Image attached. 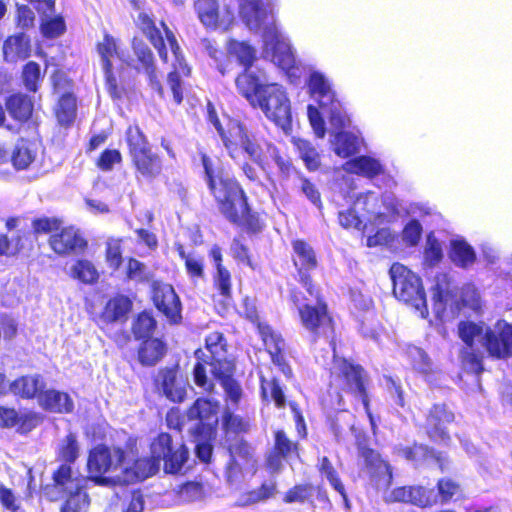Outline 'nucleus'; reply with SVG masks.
<instances>
[{
    "label": "nucleus",
    "instance_id": "nucleus-2",
    "mask_svg": "<svg viewBox=\"0 0 512 512\" xmlns=\"http://www.w3.org/2000/svg\"><path fill=\"white\" fill-rule=\"evenodd\" d=\"M203 179L218 213L233 226L256 235L265 227L242 184L206 154H201Z\"/></svg>",
    "mask_w": 512,
    "mask_h": 512
},
{
    "label": "nucleus",
    "instance_id": "nucleus-18",
    "mask_svg": "<svg viewBox=\"0 0 512 512\" xmlns=\"http://www.w3.org/2000/svg\"><path fill=\"white\" fill-rule=\"evenodd\" d=\"M292 254L291 259L299 276V283L303 285L306 292L314 290L316 285L313 283L311 272L318 267V257L312 245L304 239H294L291 241Z\"/></svg>",
    "mask_w": 512,
    "mask_h": 512
},
{
    "label": "nucleus",
    "instance_id": "nucleus-25",
    "mask_svg": "<svg viewBox=\"0 0 512 512\" xmlns=\"http://www.w3.org/2000/svg\"><path fill=\"white\" fill-rule=\"evenodd\" d=\"M179 371L180 366L175 363L158 369L154 378L155 388L173 403H182L187 398V389L179 380Z\"/></svg>",
    "mask_w": 512,
    "mask_h": 512
},
{
    "label": "nucleus",
    "instance_id": "nucleus-51",
    "mask_svg": "<svg viewBox=\"0 0 512 512\" xmlns=\"http://www.w3.org/2000/svg\"><path fill=\"white\" fill-rule=\"evenodd\" d=\"M90 504L87 486H78L72 494L63 497L59 512H87Z\"/></svg>",
    "mask_w": 512,
    "mask_h": 512
},
{
    "label": "nucleus",
    "instance_id": "nucleus-54",
    "mask_svg": "<svg viewBox=\"0 0 512 512\" xmlns=\"http://www.w3.org/2000/svg\"><path fill=\"white\" fill-rule=\"evenodd\" d=\"M70 277L83 284L93 285L99 280V273L95 265L88 259L79 258L70 268Z\"/></svg>",
    "mask_w": 512,
    "mask_h": 512
},
{
    "label": "nucleus",
    "instance_id": "nucleus-32",
    "mask_svg": "<svg viewBox=\"0 0 512 512\" xmlns=\"http://www.w3.org/2000/svg\"><path fill=\"white\" fill-rule=\"evenodd\" d=\"M47 383L40 374L23 375L13 380L9 385V390L18 398L24 400L37 399L46 388Z\"/></svg>",
    "mask_w": 512,
    "mask_h": 512
},
{
    "label": "nucleus",
    "instance_id": "nucleus-46",
    "mask_svg": "<svg viewBox=\"0 0 512 512\" xmlns=\"http://www.w3.org/2000/svg\"><path fill=\"white\" fill-rule=\"evenodd\" d=\"M251 421L235 414L229 408H225L221 414V428L223 433L228 435H243L251 430Z\"/></svg>",
    "mask_w": 512,
    "mask_h": 512
},
{
    "label": "nucleus",
    "instance_id": "nucleus-60",
    "mask_svg": "<svg viewBox=\"0 0 512 512\" xmlns=\"http://www.w3.org/2000/svg\"><path fill=\"white\" fill-rule=\"evenodd\" d=\"M295 145L300 152V157L304 161L306 168L309 171H316L320 165V155L308 140L298 139Z\"/></svg>",
    "mask_w": 512,
    "mask_h": 512
},
{
    "label": "nucleus",
    "instance_id": "nucleus-57",
    "mask_svg": "<svg viewBox=\"0 0 512 512\" xmlns=\"http://www.w3.org/2000/svg\"><path fill=\"white\" fill-rule=\"evenodd\" d=\"M96 50L100 55L103 72L113 69L112 58L118 54L115 38L105 33L102 41L96 44Z\"/></svg>",
    "mask_w": 512,
    "mask_h": 512
},
{
    "label": "nucleus",
    "instance_id": "nucleus-47",
    "mask_svg": "<svg viewBox=\"0 0 512 512\" xmlns=\"http://www.w3.org/2000/svg\"><path fill=\"white\" fill-rule=\"evenodd\" d=\"M80 456V445L77 436L69 432L61 439L56 448V460L60 464H69L72 466Z\"/></svg>",
    "mask_w": 512,
    "mask_h": 512
},
{
    "label": "nucleus",
    "instance_id": "nucleus-30",
    "mask_svg": "<svg viewBox=\"0 0 512 512\" xmlns=\"http://www.w3.org/2000/svg\"><path fill=\"white\" fill-rule=\"evenodd\" d=\"M32 45L30 37L24 32L9 35L2 45L3 61L8 64H17L31 56Z\"/></svg>",
    "mask_w": 512,
    "mask_h": 512
},
{
    "label": "nucleus",
    "instance_id": "nucleus-33",
    "mask_svg": "<svg viewBox=\"0 0 512 512\" xmlns=\"http://www.w3.org/2000/svg\"><path fill=\"white\" fill-rule=\"evenodd\" d=\"M167 353V345L160 338L141 340L137 349V358L144 367H153L159 363Z\"/></svg>",
    "mask_w": 512,
    "mask_h": 512
},
{
    "label": "nucleus",
    "instance_id": "nucleus-43",
    "mask_svg": "<svg viewBox=\"0 0 512 512\" xmlns=\"http://www.w3.org/2000/svg\"><path fill=\"white\" fill-rule=\"evenodd\" d=\"M310 95L318 101L320 107L328 106L335 100V93L326 78L319 72L310 75L308 81Z\"/></svg>",
    "mask_w": 512,
    "mask_h": 512
},
{
    "label": "nucleus",
    "instance_id": "nucleus-22",
    "mask_svg": "<svg viewBox=\"0 0 512 512\" xmlns=\"http://www.w3.org/2000/svg\"><path fill=\"white\" fill-rule=\"evenodd\" d=\"M194 10L201 24L209 30L228 31L235 22L234 12L229 7L220 14L218 0H196Z\"/></svg>",
    "mask_w": 512,
    "mask_h": 512
},
{
    "label": "nucleus",
    "instance_id": "nucleus-4",
    "mask_svg": "<svg viewBox=\"0 0 512 512\" xmlns=\"http://www.w3.org/2000/svg\"><path fill=\"white\" fill-rule=\"evenodd\" d=\"M307 293L314 298V303H311L307 295L297 288L292 289L289 296L297 309L301 326L308 332L312 344L325 341L334 345L336 324L328 303L317 287Z\"/></svg>",
    "mask_w": 512,
    "mask_h": 512
},
{
    "label": "nucleus",
    "instance_id": "nucleus-58",
    "mask_svg": "<svg viewBox=\"0 0 512 512\" xmlns=\"http://www.w3.org/2000/svg\"><path fill=\"white\" fill-rule=\"evenodd\" d=\"M244 318L250 321L256 326L257 331L261 337V340L273 335L276 331L267 322L261 321L258 309L253 301L248 299L244 300L243 303Z\"/></svg>",
    "mask_w": 512,
    "mask_h": 512
},
{
    "label": "nucleus",
    "instance_id": "nucleus-42",
    "mask_svg": "<svg viewBox=\"0 0 512 512\" xmlns=\"http://www.w3.org/2000/svg\"><path fill=\"white\" fill-rule=\"evenodd\" d=\"M235 83L238 92L255 107V101L260 96L265 84H261L259 78L249 70H243L236 77Z\"/></svg>",
    "mask_w": 512,
    "mask_h": 512
},
{
    "label": "nucleus",
    "instance_id": "nucleus-38",
    "mask_svg": "<svg viewBox=\"0 0 512 512\" xmlns=\"http://www.w3.org/2000/svg\"><path fill=\"white\" fill-rule=\"evenodd\" d=\"M260 395L264 402L273 403L277 409H284L287 405L285 386L277 377H260Z\"/></svg>",
    "mask_w": 512,
    "mask_h": 512
},
{
    "label": "nucleus",
    "instance_id": "nucleus-45",
    "mask_svg": "<svg viewBox=\"0 0 512 512\" xmlns=\"http://www.w3.org/2000/svg\"><path fill=\"white\" fill-rule=\"evenodd\" d=\"M45 74L38 62L27 61L21 68L20 80L24 89L29 93H37L42 86Z\"/></svg>",
    "mask_w": 512,
    "mask_h": 512
},
{
    "label": "nucleus",
    "instance_id": "nucleus-19",
    "mask_svg": "<svg viewBox=\"0 0 512 512\" xmlns=\"http://www.w3.org/2000/svg\"><path fill=\"white\" fill-rule=\"evenodd\" d=\"M151 301L170 324L182 322V303L171 284L154 281L151 284Z\"/></svg>",
    "mask_w": 512,
    "mask_h": 512
},
{
    "label": "nucleus",
    "instance_id": "nucleus-6",
    "mask_svg": "<svg viewBox=\"0 0 512 512\" xmlns=\"http://www.w3.org/2000/svg\"><path fill=\"white\" fill-rule=\"evenodd\" d=\"M194 355L197 361L192 371L193 381L197 387L207 393L214 392L215 384L208 378L206 366L210 367L212 374L236 365L235 358L228 354V342L221 331L208 333L204 339V349H196Z\"/></svg>",
    "mask_w": 512,
    "mask_h": 512
},
{
    "label": "nucleus",
    "instance_id": "nucleus-1",
    "mask_svg": "<svg viewBox=\"0 0 512 512\" xmlns=\"http://www.w3.org/2000/svg\"><path fill=\"white\" fill-rule=\"evenodd\" d=\"M189 450L184 443L173 447L172 436L159 433L150 443V455L140 456L138 437L130 435L124 446L104 443L93 446L87 456V479L97 486H129L145 481L158 473L163 460L165 473L177 474L188 461Z\"/></svg>",
    "mask_w": 512,
    "mask_h": 512
},
{
    "label": "nucleus",
    "instance_id": "nucleus-8",
    "mask_svg": "<svg viewBox=\"0 0 512 512\" xmlns=\"http://www.w3.org/2000/svg\"><path fill=\"white\" fill-rule=\"evenodd\" d=\"M389 275L394 296L411 306L421 318H427L429 309L421 278L399 262L391 265Z\"/></svg>",
    "mask_w": 512,
    "mask_h": 512
},
{
    "label": "nucleus",
    "instance_id": "nucleus-63",
    "mask_svg": "<svg viewBox=\"0 0 512 512\" xmlns=\"http://www.w3.org/2000/svg\"><path fill=\"white\" fill-rule=\"evenodd\" d=\"M66 31L64 18L60 15L48 17L40 24V32L46 39H54Z\"/></svg>",
    "mask_w": 512,
    "mask_h": 512
},
{
    "label": "nucleus",
    "instance_id": "nucleus-37",
    "mask_svg": "<svg viewBox=\"0 0 512 512\" xmlns=\"http://www.w3.org/2000/svg\"><path fill=\"white\" fill-rule=\"evenodd\" d=\"M262 342L271 357L272 363L275 364L287 378H292L293 370L285 358V341L281 334L275 332L273 335L262 339Z\"/></svg>",
    "mask_w": 512,
    "mask_h": 512
},
{
    "label": "nucleus",
    "instance_id": "nucleus-28",
    "mask_svg": "<svg viewBox=\"0 0 512 512\" xmlns=\"http://www.w3.org/2000/svg\"><path fill=\"white\" fill-rule=\"evenodd\" d=\"M161 20L159 25H161ZM136 27L146 37L150 44L156 49L160 60L167 64L169 62L168 49L165 44L166 36L162 26L158 27L152 14L140 12L135 21Z\"/></svg>",
    "mask_w": 512,
    "mask_h": 512
},
{
    "label": "nucleus",
    "instance_id": "nucleus-35",
    "mask_svg": "<svg viewBox=\"0 0 512 512\" xmlns=\"http://www.w3.org/2000/svg\"><path fill=\"white\" fill-rule=\"evenodd\" d=\"M236 369L237 364L214 372L211 375L223 388L226 399L237 407L242 399L243 390L240 383L235 378Z\"/></svg>",
    "mask_w": 512,
    "mask_h": 512
},
{
    "label": "nucleus",
    "instance_id": "nucleus-17",
    "mask_svg": "<svg viewBox=\"0 0 512 512\" xmlns=\"http://www.w3.org/2000/svg\"><path fill=\"white\" fill-rule=\"evenodd\" d=\"M78 486H87L85 479L76 477L69 464H59L52 472L51 483L42 485L40 493L45 500L57 502L72 494Z\"/></svg>",
    "mask_w": 512,
    "mask_h": 512
},
{
    "label": "nucleus",
    "instance_id": "nucleus-49",
    "mask_svg": "<svg viewBox=\"0 0 512 512\" xmlns=\"http://www.w3.org/2000/svg\"><path fill=\"white\" fill-rule=\"evenodd\" d=\"M174 248L180 259L184 262V267L189 278L193 281L203 279L205 276L204 258L187 253L182 243H175Z\"/></svg>",
    "mask_w": 512,
    "mask_h": 512
},
{
    "label": "nucleus",
    "instance_id": "nucleus-24",
    "mask_svg": "<svg viewBox=\"0 0 512 512\" xmlns=\"http://www.w3.org/2000/svg\"><path fill=\"white\" fill-rule=\"evenodd\" d=\"M43 415L34 410L19 412L14 407L0 405V429L15 428L20 435H27L43 422Z\"/></svg>",
    "mask_w": 512,
    "mask_h": 512
},
{
    "label": "nucleus",
    "instance_id": "nucleus-56",
    "mask_svg": "<svg viewBox=\"0 0 512 512\" xmlns=\"http://www.w3.org/2000/svg\"><path fill=\"white\" fill-rule=\"evenodd\" d=\"M333 145L335 154L341 158H348L356 154L358 150L356 136L345 131H340L335 134Z\"/></svg>",
    "mask_w": 512,
    "mask_h": 512
},
{
    "label": "nucleus",
    "instance_id": "nucleus-27",
    "mask_svg": "<svg viewBox=\"0 0 512 512\" xmlns=\"http://www.w3.org/2000/svg\"><path fill=\"white\" fill-rule=\"evenodd\" d=\"M273 436V448L266 463L269 469L278 471L282 466V460L300 457V443L290 439L283 429L275 430Z\"/></svg>",
    "mask_w": 512,
    "mask_h": 512
},
{
    "label": "nucleus",
    "instance_id": "nucleus-48",
    "mask_svg": "<svg viewBox=\"0 0 512 512\" xmlns=\"http://www.w3.org/2000/svg\"><path fill=\"white\" fill-rule=\"evenodd\" d=\"M317 470L321 475L326 477L331 487L340 494L345 506L349 507V498L345 486L340 478L338 471L335 469L331 460L327 456H323L319 459Z\"/></svg>",
    "mask_w": 512,
    "mask_h": 512
},
{
    "label": "nucleus",
    "instance_id": "nucleus-39",
    "mask_svg": "<svg viewBox=\"0 0 512 512\" xmlns=\"http://www.w3.org/2000/svg\"><path fill=\"white\" fill-rule=\"evenodd\" d=\"M212 286L218 296L222 308L226 309L233 300V279L228 268L214 271L212 274Z\"/></svg>",
    "mask_w": 512,
    "mask_h": 512
},
{
    "label": "nucleus",
    "instance_id": "nucleus-12",
    "mask_svg": "<svg viewBox=\"0 0 512 512\" xmlns=\"http://www.w3.org/2000/svg\"><path fill=\"white\" fill-rule=\"evenodd\" d=\"M260 107L266 117L282 129L290 128L291 106L285 90L278 84H265L255 107Z\"/></svg>",
    "mask_w": 512,
    "mask_h": 512
},
{
    "label": "nucleus",
    "instance_id": "nucleus-13",
    "mask_svg": "<svg viewBox=\"0 0 512 512\" xmlns=\"http://www.w3.org/2000/svg\"><path fill=\"white\" fill-rule=\"evenodd\" d=\"M133 56L123 60V63L136 71L146 75L149 86L161 97L165 95L164 87L159 79L157 63L152 49L140 38L131 40Z\"/></svg>",
    "mask_w": 512,
    "mask_h": 512
},
{
    "label": "nucleus",
    "instance_id": "nucleus-41",
    "mask_svg": "<svg viewBox=\"0 0 512 512\" xmlns=\"http://www.w3.org/2000/svg\"><path fill=\"white\" fill-rule=\"evenodd\" d=\"M54 115L61 127H70L77 115V99L74 93H63L59 97Z\"/></svg>",
    "mask_w": 512,
    "mask_h": 512
},
{
    "label": "nucleus",
    "instance_id": "nucleus-64",
    "mask_svg": "<svg viewBox=\"0 0 512 512\" xmlns=\"http://www.w3.org/2000/svg\"><path fill=\"white\" fill-rule=\"evenodd\" d=\"M428 445L414 441L411 445L398 448V455L414 464L424 463Z\"/></svg>",
    "mask_w": 512,
    "mask_h": 512
},
{
    "label": "nucleus",
    "instance_id": "nucleus-14",
    "mask_svg": "<svg viewBox=\"0 0 512 512\" xmlns=\"http://www.w3.org/2000/svg\"><path fill=\"white\" fill-rule=\"evenodd\" d=\"M161 26L164 30L168 46L175 58L172 69L167 74V84L172 92L175 105L179 106L184 99L183 79L191 76V68L185 60L174 32L164 22H161Z\"/></svg>",
    "mask_w": 512,
    "mask_h": 512
},
{
    "label": "nucleus",
    "instance_id": "nucleus-62",
    "mask_svg": "<svg viewBox=\"0 0 512 512\" xmlns=\"http://www.w3.org/2000/svg\"><path fill=\"white\" fill-rule=\"evenodd\" d=\"M41 235H35L34 229L31 226V230H19L11 238L14 253L16 255L24 252L31 251L34 248V241H36Z\"/></svg>",
    "mask_w": 512,
    "mask_h": 512
},
{
    "label": "nucleus",
    "instance_id": "nucleus-31",
    "mask_svg": "<svg viewBox=\"0 0 512 512\" xmlns=\"http://www.w3.org/2000/svg\"><path fill=\"white\" fill-rule=\"evenodd\" d=\"M37 401L44 411L50 413L68 414L74 410V402L70 395L56 389L42 388Z\"/></svg>",
    "mask_w": 512,
    "mask_h": 512
},
{
    "label": "nucleus",
    "instance_id": "nucleus-53",
    "mask_svg": "<svg viewBox=\"0 0 512 512\" xmlns=\"http://www.w3.org/2000/svg\"><path fill=\"white\" fill-rule=\"evenodd\" d=\"M450 279L446 274L436 276V283L433 287V309L437 318H441L446 311L448 298L451 296L449 289Z\"/></svg>",
    "mask_w": 512,
    "mask_h": 512
},
{
    "label": "nucleus",
    "instance_id": "nucleus-50",
    "mask_svg": "<svg viewBox=\"0 0 512 512\" xmlns=\"http://www.w3.org/2000/svg\"><path fill=\"white\" fill-rule=\"evenodd\" d=\"M449 258L457 267L467 269L476 262L477 256L466 241L455 240L451 243Z\"/></svg>",
    "mask_w": 512,
    "mask_h": 512
},
{
    "label": "nucleus",
    "instance_id": "nucleus-21",
    "mask_svg": "<svg viewBox=\"0 0 512 512\" xmlns=\"http://www.w3.org/2000/svg\"><path fill=\"white\" fill-rule=\"evenodd\" d=\"M133 308V301L129 296L117 293L110 297L100 313L89 311L90 318L99 328L104 329L115 323H125Z\"/></svg>",
    "mask_w": 512,
    "mask_h": 512
},
{
    "label": "nucleus",
    "instance_id": "nucleus-40",
    "mask_svg": "<svg viewBox=\"0 0 512 512\" xmlns=\"http://www.w3.org/2000/svg\"><path fill=\"white\" fill-rule=\"evenodd\" d=\"M437 505L456 502L464 498L463 488L459 481L452 477H440L436 481Z\"/></svg>",
    "mask_w": 512,
    "mask_h": 512
},
{
    "label": "nucleus",
    "instance_id": "nucleus-16",
    "mask_svg": "<svg viewBox=\"0 0 512 512\" xmlns=\"http://www.w3.org/2000/svg\"><path fill=\"white\" fill-rule=\"evenodd\" d=\"M455 420V412L447 403L432 404L425 415L423 425L426 436L432 442L448 445L451 442L448 426Z\"/></svg>",
    "mask_w": 512,
    "mask_h": 512
},
{
    "label": "nucleus",
    "instance_id": "nucleus-7",
    "mask_svg": "<svg viewBox=\"0 0 512 512\" xmlns=\"http://www.w3.org/2000/svg\"><path fill=\"white\" fill-rule=\"evenodd\" d=\"M125 142L131 165L137 176L152 180L162 173V158L153 150L148 137L138 124L129 125L126 128Z\"/></svg>",
    "mask_w": 512,
    "mask_h": 512
},
{
    "label": "nucleus",
    "instance_id": "nucleus-5",
    "mask_svg": "<svg viewBox=\"0 0 512 512\" xmlns=\"http://www.w3.org/2000/svg\"><path fill=\"white\" fill-rule=\"evenodd\" d=\"M31 226L35 235H48V246L58 257H79L89 248V241L84 233L74 225H64L61 217H34Z\"/></svg>",
    "mask_w": 512,
    "mask_h": 512
},
{
    "label": "nucleus",
    "instance_id": "nucleus-52",
    "mask_svg": "<svg viewBox=\"0 0 512 512\" xmlns=\"http://www.w3.org/2000/svg\"><path fill=\"white\" fill-rule=\"evenodd\" d=\"M157 328V321L152 311L139 312L132 321L131 332L136 340L152 338Z\"/></svg>",
    "mask_w": 512,
    "mask_h": 512
},
{
    "label": "nucleus",
    "instance_id": "nucleus-23",
    "mask_svg": "<svg viewBox=\"0 0 512 512\" xmlns=\"http://www.w3.org/2000/svg\"><path fill=\"white\" fill-rule=\"evenodd\" d=\"M229 459L224 468L227 481H234L241 475L245 466H253L256 462L254 447L244 438L227 445Z\"/></svg>",
    "mask_w": 512,
    "mask_h": 512
},
{
    "label": "nucleus",
    "instance_id": "nucleus-44",
    "mask_svg": "<svg viewBox=\"0 0 512 512\" xmlns=\"http://www.w3.org/2000/svg\"><path fill=\"white\" fill-rule=\"evenodd\" d=\"M226 50L230 56L236 58L243 70H250L257 59L255 48L246 41L231 38L227 41Z\"/></svg>",
    "mask_w": 512,
    "mask_h": 512
},
{
    "label": "nucleus",
    "instance_id": "nucleus-3",
    "mask_svg": "<svg viewBox=\"0 0 512 512\" xmlns=\"http://www.w3.org/2000/svg\"><path fill=\"white\" fill-rule=\"evenodd\" d=\"M457 331L465 345L460 355L461 364L470 373L480 375L484 371V353L475 348L477 337H481L482 346L492 359L512 358V324L505 320H497L493 326L462 320L458 323Z\"/></svg>",
    "mask_w": 512,
    "mask_h": 512
},
{
    "label": "nucleus",
    "instance_id": "nucleus-61",
    "mask_svg": "<svg viewBox=\"0 0 512 512\" xmlns=\"http://www.w3.org/2000/svg\"><path fill=\"white\" fill-rule=\"evenodd\" d=\"M123 240L121 238L110 239L105 246V261L110 269L117 271L123 263Z\"/></svg>",
    "mask_w": 512,
    "mask_h": 512
},
{
    "label": "nucleus",
    "instance_id": "nucleus-20",
    "mask_svg": "<svg viewBox=\"0 0 512 512\" xmlns=\"http://www.w3.org/2000/svg\"><path fill=\"white\" fill-rule=\"evenodd\" d=\"M383 501L386 504L407 503L422 509L437 505L435 490L424 485L397 486L383 497Z\"/></svg>",
    "mask_w": 512,
    "mask_h": 512
},
{
    "label": "nucleus",
    "instance_id": "nucleus-29",
    "mask_svg": "<svg viewBox=\"0 0 512 512\" xmlns=\"http://www.w3.org/2000/svg\"><path fill=\"white\" fill-rule=\"evenodd\" d=\"M4 107L8 115L15 122L16 128L20 129L32 120L34 100L27 93L20 91L11 93L5 98Z\"/></svg>",
    "mask_w": 512,
    "mask_h": 512
},
{
    "label": "nucleus",
    "instance_id": "nucleus-9",
    "mask_svg": "<svg viewBox=\"0 0 512 512\" xmlns=\"http://www.w3.org/2000/svg\"><path fill=\"white\" fill-rule=\"evenodd\" d=\"M331 379L336 383L339 390L360 397L365 412L371 424L374 425L367 390L368 375L363 366L348 358L334 356Z\"/></svg>",
    "mask_w": 512,
    "mask_h": 512
},
{
    "label": "nucleus",
    "instance_id": "nucleus-55",
    "mask_svg": "<svg viewBox=\"0 0 512 512\" xmlns=\"http://www.w3.org/2000/svg\"><path fill=\"white\" fill-rule=\"evenodd\" d=\"M35 157L36 153L31 149L28 141L25 139H20L15 145L12 154L10 155V160L15 169L24 170L32 164V162L35 160Z\"/></svg>",
    "mask_w": 512,
    "mask_h": 512
},
{
    "label": "nucleus",
    "instance_id": "nucleus-36",
    "mask_svg": "<svg viewBox=\"0 0 512 512\" xmlns=\"http://www.w3.org/2000/svg\"><path fill=\"white\" fill-rule=\"evenodd\" d=\"M345 170L350 174L368 179L376 178L385 172L380 161L368 155H361L350 159L345 164Z\"/></svg>",
    "mask_w": 512,
    "mask_h": 512
},
{
    "label": "nucleus",
    "instance_id": "nucleus-11",
    "mask_svg": "<svg viewBox=\"0 0 512 512\" xmlns=\"http://www.w3.org/2000/svg\"><path fill=\"white\" fill-rule=\"evenodd\" d=\"M358 456L363 461V468L367 475L368 483L377 493L383 497L392 489L394 481V468L388 459L381 453L364 443H357Z\"/></svg>",
    "mask_w": 512,
    "mask_h": 512
},
{
    "label": "nucleus",
    "instance_id": "nucleus-59",
    "mask_svg": "<svg viewBox=\"0 0 512 512\" xmlns=\"http://www.w3.org/2000/svg\"><path fill=\"white\" fill-rule=\"evenodd\" d=\"M263 155L268 160V157L271 158L277 165L281 175L284 178H288L293 170V164L290 158L283 153L276 145L272 143H266L265 153ZM268 164L266 165V167Z\"/></svg>",
    "mask_w": 512,
    "mask_h": 512
},
{
    "label": "nucleus",
    "instance_id": "nucleus-15",
    "mask_svg": "<svg viewBox=\"0 0 512 512\" xmlns=\"http://www.w3.org/2000/svg\"><path fill=\"white\" fill-rule=\"evenodd\" d=\"M219 408L217 400L198 397L186 410L188 420L197 421L196 432L204 439L216 438Z\"/></svg>",
    "mask_w": 512,
    "mask_h": 512
},
{
    "label": "nucleus",
    "instance_id": "nucleus-34",
    "mask_svg": "<svg viewBox=\"0 0 512 512\" xmlns=\"http://www.w3.org/2000/svg\"><path fill=\"white\" fill-rule=\"evenodd\" d=\"M123 74L124 70L122 68L117 72L114 71V68L104 72L106 90L114 101L129 98L134 89L132 80L126 79Z\"/></svg>",
    "mask_w": 512,
    "mask_h": 512
},
{
    "label": "nucleus",
    "instance_id": "nucleus-26",
    "mask_svg": "<svg viewBox=\"0 0 512 512\" xmlns=\"http://www.w3.org/2000/svg\"><path fill=\"white\" fill-rule=\"evenodd\" d=\"M315 490L317 491L318 500L324 504V507L330 509L332 502L327 491L320 486L316 487L308 482L294 484L283 494L282 501L285 504L308 505L309 507L315 508Z\"/></svg>",
    "mask_w": 512,
    "mask_h": 512
},
{
    "label": "nucleus",
    "instance_id": "nucleus-10",
    "mask_svg": "<svg viewBox=\"0 0 512 512\" xmlns=\"http://www.w3.org/2000/svg\"><path fill=\"white\" fill-rule=\"evenodd\" d=\"M217 132L228 155L234 162L240 161L243 153H246L261 169L266 168L267 159L263 155L261 146L250 138L247 129L241 122L229 120Z\"/></svg>",
    "mask_w": 512,
    "mask_h": 512
}]
</instances>
